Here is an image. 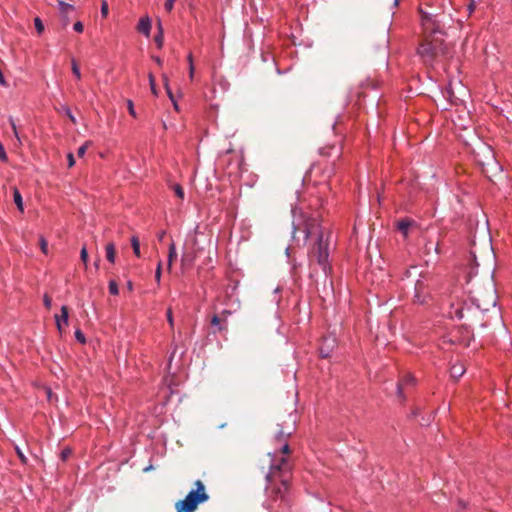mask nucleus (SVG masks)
<instances>
[{"instance_id": "1", "label": "nucleus", "mask_w": 512, "mask_h": 512, "mask_svg": "<svg viewBox=\"0 0 512 512\" xmlns=\"http://www.w3.org/2000/svg\"><path fill=\"white\" fill-rule=\"evenodd\" d=\"M466 292L469 294L468 301L452 302L447 311L451 319L465 320L463 325L465 338L469 339L472 335L471 325L479 322L483 313L495 307L497 304L496 291L491 282L487 287L481 288L477 281H474L471 273L466 283Z\"/></svg>"}, {"instance_id": "49", "label": "nucleus", "mask_w": 512, "mask_h": 512, "mask_svg": "<svg viewBox=\"0 0 512 512\" xmlns=\"http://www.w3.org/2000/svg\"><path fill=\"white\" fill-rule=\"evenodd\" d=\"M231 314H232V311L224 309V310H222L220 317L227 319Z\"/></svg>"}, {"instance_id": "48", "label": "nucleus", "mask_w": 512, "mask_h": 512, "mask_svg": "<svg viewBox=\"0 0 512 512\" xmlns=\"http://www.w3.org/2000/svg\"><path fill=\"white\" fill-rule=\"evenodd\" d=\"M467 9L469 11V14H471L475 9V0H470Z\"/></svg>"}, {"instance_id": "29", "label": "nucleus", "mask_w": 512, "mask_h": 512, "mask_svg": "<svg viewBox=\"0 0 512 512\" xmlns=\"http://www.w3.org/2000/svg\"><path fill=\"white\" fill-rule=\"evenodd\" d=\"M172 188L178 198L184 199V195H185L184 189L182 188V186L180 184H174Z\"/></svg>"}, {"instance_id": "8", "label": "nucleus", "mask_w": 512, "mask_h": 512, "mask_svg": "<svg viewBox=\"0 0 512 512\" xmlns=\"http://www.w3.org/2000/svg\"><path fill=\"white\" fill-rule=\"evenodd\" d=\"M337 347V338L335 335H328L323 337L320 346H319V354L322 358H328L331 356V353Z\"/></svg>"}, {"instance_id": "55", "label": "nucleus", "mask_w": 512, "mask_h": 512, "mask_svg": "<svg viewBox=\"0 0 512 512\" xmlns=\"http://www.w3.org/2000/svg\"><path fill=\"white\" fill-rule=\"evenodd\" d=\"M430 19H431V16L428 13H423V16H422L423 21H428Z\"/></svg>"}, {"instance_id": "47", "label": "nucleus", "mask_w": 512, "mask_h": 512, "mask_svg": "<svg viewBox=\"0 0 512 512\" xmlns=\"http://www.w3.org/2000/svg\"><path fill=\"white\" fill-rule=\"evenodd\" d=\"M67 159H68V165L69 167H72L74 164H75V160H74V156L72 153H69L67 155Z\"/></svg>"}, {"instance_id": "25", "label": "nucleus", "mask_w": 512, "mask_h": 512, "mask_svg": "<svg viewBox=\"0 0 512 512\" xmlns=\"http://www.w3.org/2000/svg\"><path fill=\"white\" fill-rule=\"evenodd\" d=\"M164 85H165V89H166V92H167L168 97H169V98H170V100L173 102L174 108H175L176 110H178V105H177V103H176V101H175V99H174L173 93H172V91H171V88L169 87L168 80H167V78H166V77L164 78Z\"/></svg>"}, {"instance_id": "5", "label": "nucleus", "mask_w": 512, "mask_h": 512, "mask_svg": "<svg viewBox=\"0 0 512 512\" xmlns=\"http://www.w3.org/2000/svg\"><path fill=\"white\" fill-rule=\"evenodd\" d=\"M195 487L183 500L176 503V512H193L199 504L209 499V495L206 493L205 486L201 480L195 482Z\"/></svg>"}, {"instance_id": "15", "label": "nucleus", "mask_w": 512, "mask_h": 512, "mask_svg": "<svg viewBox=\"0 0 512 512\" xmlns=\"http://www.w3.org/2000/svg\"><path fill=\"white\" fill-rule=\"evenodd\" d=\"M412 223L413 222L409 219H402L398 221L397 228L406 237L408 235V231Z\"/></svg>"}, {"instance_id": "3", "label": "nucleus", "mask_w": 512, "mask_h": 512, "mask_svg": "<svg viewBox=\"0 0 512 512\" xmlns=\"http://www.w3.org/2000/svg\"><path fill=\"white\" fill-rule=\"evenodd\" d=\"M292 213L294 218L292 222L293 234L297 231H301L304 235V240L315 238V243L309 249L308 253V264L310 270L309 278L317 281V267H319L324 275V283H326L332 271V267L329 262V239L331 233L329 231H324L317 218L308 217L302 222L297 223L295 220L296 210L292 209Z\"/></svg>"}, {"instance_id": "20", "label": "nucleus", "mask_w": 512, "mask_h": 512, "mask_svg": "<svg viewBox=\"0 0 512 512\" xmlns=\"http://www.w3.org/2000/svg\"><path fill=\"white\" fill-rule=\"evenodd\" d=\"M442 95L444 98L448 100L449 103L454 104L456 103L457 98L454 96V93L451 89V86H447L443 91Z\"/></svg>"}, {"instance_id": "16", "label": "nucleus", "mask_w": 512, "mask_h": 512, "mask_svg": "<svg viewBox=\"0 0 512 512\" xmlns=\"http://www.w3.org/2000/svg\"><path fill=\"white\" fill-rule=\"evenodd\" d=\"M465 373V368L462 364H454L450 368V374L453 378L458 379Z\"/></svg>"}, {"instance_id": "12", "label": "nucleus", "mask_w": 512, "mask_h": 512, "mask_svg": "<svg viewBox=\"0 0 512 512\" xmlns=\"http://www.w3.org/2000/svg\"><path fill=\"white\" fill-rule=\"evenodd\" d=\"M288 419L289 423L283 422L280 424L282 425V432L287 438H289L295 431L296 417L293 414H289Z\"/></svg>"}, {"instance_id": "60", "label": "nucleus", "mask_w": 512, "mask_h": 512, "mask_svg": "<svg viewBox=\"0 0 512 512\" xmlns=\"http://www.w3.org/2000/svg\"><path fill=\"white\" fill-rule=\"evenodd\" d=\"M333 173V168H331L329 171H328V177H330Z\"/></svg>"}, {"instance_id": "36", "label": "nucleus", "mask_w": 512, "mask_h": 512, "mask_svg": "<svg viewBox=\"0 0 512 512\" xmlns=\"http://www.w3.org/2000/svg\"><path fill=\"white\" fill-rule=\"evenodd\" d=\"M15 450H16V453L20 459V461L23 463V464H26L27 463V457L24 455V453L21 451V449L16 446L15 447Z\"/></svg>"}, {"instance_id": "41", "label": "nucleus", "mask_w": 512, "mask_h": 512, "mask_svg": "<svg viewBox=\"0 0 512 512\" xmlns=\"http://www.w3.org/2000/svg\"><path fill=\"white\" fill-rule=\"evenodd\" d=\"M87 147H88V143L86 142L85 144H83L82 146H80L77 150V154L79 157H82L85 155V152L87 150Z\"/></svg>"}, {"instance_id": "13", "label": "nucleus", "mask_w": 512, "mask_h": 512, "mask_svg": "<svg viewBox=\"0 0 512 512\" xmlns=\"http://www.w3.org/2000/svg\"><path fill=\"white\" fill-rule=\"evenodd\" d=\"M68 319H69L68 308H67V306L63 305L61 307V316H57V315L55 316L56 325H57V329L59 330V332H62L63 325H65V326L68 325Z\"/></svg>"}, {"instance_id": "22", "label": "nucleus", "mask_w": 512, "mask_h": 512, "mask_svg": "<svg viewBox=\"0 0 512 512\" xmlns=\"http://www.w3.org/2000/svg\"><path fill=\"white\" fill-rule=\"evenodd\" d=\"M131 245H132L133 252H134L135 256L140 257L141 253H140V243H139L138 237L133 236L131 238Z\"/></svg>"}, {"instance_id": "51", "label": "nucleus", "mask_w": 512, "mask_h": 512, "mask_svg": "<svg viewBox=\"0 0 512 512\" xmlns=\"http://www.w3.org/2000/svg\"><path fill=\"white\" fill-rule=\"evenodd\" d=\"M166 235V231H161L158 233L157 238L159 241H163Z\"/></svg>"}, {"instance_id": "23", "label": "nucleus", "mask_w": 512, "mask_h": 512, "mask_svg": "<svg viewBox=\"0 0 512 512\" xmlns=\"http://www.w3.org/2000/svg\"><path fill=\"white\" fill-rule=\"evenodd\" d=\"M58 7H59V10L61 11V13H63V14H66L69 11H73L74 10V6L73 5L68 4V3L64 2V1H59L58 2Z\"/></svg>"}, {"instance_id": "42", "label": "nucleus", "mask_w": 512, "mask_h": 512, "mask_svg": "<svg viewBox=\"0 0 512 512\" xmlns=\"http://www.w3.org/2000/svg\"><path fill=\"white\" fill-rule=\"evenodd\" d=\"M161 267H162L161 262H158L157 268L155 271V279L158 283L160 282V279H161Z\"/></svg>"}, {"instance_id": "10", "label": "nucleus", "mask_w": 512, "mask_h": 512, "mask_svg": "<svg viewBox=\"0 0 512 512\" xmlns=\"http://www.w3.org/2000/svg\"><path fill=\"white\" fill-rule=\"evenodd\" d=\"M331 190L330 184L328 182H323L320 184L317 195H315V198L317 200V204L319 206H323L326 202L325 195L327 192Z\"/></svg>"}, {"instance_id": "59", "label": "nucleus", "mask_w": 512, "mask_h": 512, "mask_svg": "<svg viewBox=\"0 0 512 512\" xmlns=\"http://www.w3.org/2000/svg\"><path fill=\"white\" fill-rule=\"evenodd\" d=\"M127 286L129 290H132V283L130 281L128 282Z\"/></svg>"}, {"instance_id": "38", "label": "nucleus", "mask_w": 512, "mask_h": 512, "mask_svg": "<svg viewBox=\"0 0 512 512\" xmlns=\"http://www.w3.org/2000/svg\"><path fill=\"white\" fill-rule=\"evenodd\" d=\"M175 1L176 0H166L164 8L167 12H171L173 10Z\"/></svg>"}, {"instance_id": "54", "label": "nucleus", "mask_w": 512, "mask_h": 512, "mask_svg": "<svg viewBox=\"0 0 512 512\" xmlns=\"http://www.w3.org/2000/svg\"><path fill=\"white\" fill-rule=\"evenodd\" d=\"M327 150H328V148H321L320 149V154L321 155L330 156L331 154Z\"/></svg>"}, {"instance_id": "46", "label": "nucleus", "mask_w": 512, "mask_h": 512, "mask_svg": "<svg viewBox=\"0 0 512 512\" xmlns=\"http://www.w3.org/2000/svg\"><path fill=\"white\" fill-rule=\"evenodd\" d=\"M167 320H168L170 326L172 327L174 321H173L172 311L170 308L167 310Z\"/></svg>"}, {"instance_id": "57", "label": "nucleus", "mask_w": 512, "mask_h": 512, "mask_svg": "<svg viewBox=\"0 0 512 512\" xmlns=\"http://www.w3.org/2000/svg\"><path fill=\"white\" fill-rule=\"evenodd\" d=\"M329 150H336V153L339 154V149L335 146H332L331 148H329Z\"/></svg>"}, {"instance_id": "28", "label": "nucleus", "mask_w": 512, "mask_h": 512, "mask_svg": "<svg viewBox=\"0 0 512 512\" xmlns=\"http://www.w3.org/2000/svg\"><path fill=\"white\" fill-rule=\"evenodd\" d=\"M108 288H109L110 294H112V295H118L119 294L118 284H117V282L115 280H110L109 281Z\"/></svg>"}, {"instance_id": "4", "label": "nucleus", "mask_w": 512, "mask_h": 512, "mask_svg": "<svg viewBox=\"0 0 512 512\" xmlns=\"http://www.w3.org/2000/svg\"><path fill=\"white\" fill-rule=\"evenodd\" d=\"M279 452L283 454L290 453V446L288 442L280 443ZM278 451L268 453L269 457V471L265 476L266 481L272 485L274 482H279L280 486L275 488V493L281 500L285 499V494L289 487V478L291 475V467L285 457L277 459Z\"/></svg>"}, {"instance_id": "43", "label": "nucleus", "mask_w": 512, "mask_h": 512, "mask_svg": "<svg viewBox=\"0 0 512 512\" xmlns=\"http://www.w3.org/2000/svg\"><path fill=\"white\" fill-rule=\"evenodd\" d=\"M43 302H44V305H45V307L47 309L51 308V306H52V299L50 298V296L45 294L44 297H43Z\"/></svg>"}, {"instance_id": "11", "label": "nucleus", "mask_w": 512, "mask_h": 512, "mask_svg": "<svg viewBox=\"0 0 512 512\" xmlns=\"http://www.w3.org/2000/svg\"><path fill=\"white\" fill-rule=\"evenodd\" d=\"M416 382V379L414 378L413 375L411 374H407L405 375L400 381L399 383L397 384V394L399 397L401 398H404L402 392H403V388L408 386V385H414Z\"/></svg>"}, {"instance_id": "26", "label": "nucleus", "mask_w": 512, "mask_h": 512, "mask_svg": "<svg viewBox=\"0 0 512 512\" xmlns=\"http://www.w3.org/2000/svg\"><path fill=\"white\" fill-rule=\"evenodd\" d=\"M278 430L275 433V440L279 443L287 442L288 438L285 436V434L282 432V425H278Z\"/></svg>"}, {"instance_id": "58", "label": "nucleus", "mask_w": 512, "mask_h": 512, "mask_svg": "<svg viewBox=\"0 0 512 512\" xmlns=\"http://www.w3.org/2000/svg\"><path fill=\"white\" fill-rule=\"evenodd\" d=\"M459 506H461L462 508H465V503L463 501H459Z\"/></svg>"}, {"instance_id": "53", "label": "nucleus", "mask_w": 512, "mask_h": 512, "mask_svg": "<svg viewBox=\"0 0 512 512\" xmlns=\"http://www.w3.org/2000/svg\"><path fill=\"white\" fill-rule=\"evenodd\" d=\"M187 61H188L189 66H190V65H194L193 56H192V54H191V53H189V54L187 55Z\"/></svg>"}, {"instance_id": "18", "label": "nucleus", "mask_w": 512, "mask_h": 512, "mask_svg": "<svg viewBox=\"0 0 512 512\" xmlns=\"http://www.w3.org/2000/svg\"><path fill=\"white\" fill-rule=\"evenodd\" d=\"M177 257L176 246L174 242H171L168 250V269H171L174 259Z\"/></svg>"}, {"instance_id": "9", "label": "nucleus", "mask_w": 512, "mask_h": 512, "mask_svg": "<svg viewBox=\"0 0 512 512\" xmlns=\"http://www.w3.org/2000/svg\"><path fill=\"white\" fill-rule=\"evenodd\" d=\"M211 325L213 327V333H221L228 330V324L226 318H221L219 315L214 314L211 318Z\"/></svg>"}, {"instance_id": "52", "label": "nucleus", "mask_w": 512, "mask_h": 512, "mask_svg": "<svg viewBox=\"0 0 512 512\" xmlns=\"http://www.w3.org/2000/svg\"><path fill=\"white\" fill-rule=\"evenodd\" d=\"M416 271H417V267H412L411 269L407 270L406 276L410 277L413 274V272H416Z\"/></svg>"}, {"instance_id": "35", "label": "nucleus", "mask_w": 512, "mask_h": 512, "mask_svg": "<svg viewBox=\"0 0 512 512\" xmlns=\"http://www.w3.org/2000/svg\"><path fill=\"white\" fill-rule=\"evenodd\" d=\"M149 84H150V88H151L152 93L154 95H157L155 78H154V76L151 73L149 74Z\"/></svg>"}, {"instance_id": "14", "label": "nucleus", "mask_w": 512, "mask_h": 512, "mask_svg": "<svg viewBox=\"0 0 512 512\" xmlns=\"http://www.w3.org/2000/svg\"><path fill=\"white\" fill-rule=\"evenodd\" d=\"M137 30L144 34L146 37H149L151 31V20L148 16L142 17L139 20Z\"/></svg>"}, {"instance_id": "17", "label": "nucleus", "mask_w": 512, "mask_h": 512, "mask_svg": "<svg viewBox=\"0 0 512 512\" xmlns=\"http://www.w3.org/2000/svg\"><path fill=\"white\" fill-rule=\"evenodd\" d=\"M13 200H14V203L16 204L17 208L21 212H23L24 211V206H23L22 195H21L20 191L16 187L13 188Z\"/></svg>"}, {"instance_id": "27", "label": "nucleus", "mask_w": 512, "mask_h": 512, "mask_svg": "<svg viewBox=\"0 0 512 512\" xmlns=\"http://www.w3.org/2000/svg\"><path fill=\"white\" fill-rule=\"evenodd\" d=\"M71 69H72V73L73 75L78 79L80 80L81 79V72H80V69H79V66L76 62L75 59H72L71 60Z\"/></svg>"}, {"instance_id": "39", "label": "nucleus", "mask_w": 512, "mask_h": 512, "mask_svg": "<svg viewBox=\"0 0 512 512\" xmlns=\"http://www.w3.org/2000/svg\"><path fill=\"white\" fill-rule=\"evenodd\" d=\"M127 106H128L129 114L133 117H136V112H135L134 104H133L132 100L127 101Z\"/></svg>"}, {"instance_id": "33", "label": "nucleus", "mask_w": 512, "mask_h": 512, "mask_svg": "<svg viewBox=\"0 0 512 512\" xmlns=\"http://www.w3.org/2000/svg\"><path fill=\"white\" fill-rule=\"evenodd\" d=\"M39 244H40L41 251L44 254H47L48 253V243L43 236L40 237Z\"/></svg>"}, {"instance_id": "30", "label": "nucleus", "mask_w": 512, "mask_h": 512, "mask_svg": "<svg viewBox=\"0 0 512 512\" xmlns=\"http://www.w3.org/2000/svg\"><path fill=\"white\" fill-rule=\"evenodd\" d=\"M61 111L73 122V123H76V119L71 111V109L66 106V105H63L61 107Z\"/></svg>"}, {"instance_id": "21", "label": "nucleus", "mask_w": 512, "mask_h": 512, "mask_svg": "<svg viewBox=\"0 0 512 512\" xmlns=\"http://www.w3.org/2000/svg\"><path fill=\"white\" fill-rule=\"evenodd\" d=\"M163 39H164L163 28H162L161 23L159 22L158 23V33L154 37L155 43L159 49L162 48V46H163Z\"/></svg>"}, {"instance_id": "34", "label": "nucleus", "mask_w": 512, "mask_h": 512, "mask_svg": "<svg viewBox=\"0 0 512 512\" xmlns=\"http://www.w3.org/2000/svg\"><path fill=\"white\" fill-rule=\"evenodd\" d=\"M109 13V7L106 0H103L101 3V15L102 17L106 18Z\"/></svg>"}, {"instance_id": "62", "label": "nucleus", "mask_w": 512, "mask_h": 512, "mask_svg": "<svg viewBox=\"0 0 512 512\" xmlns=\"http://www.w3.org/2000/svg\"><path fill=\"white\" fill-rule=\"evenodd\" d=\"M174 354H175V350H174V351H172V354H171V356H170V360L172 359V357L174 356Z\"/></svg>"}, {"instance_id": "7", "label": "nucleus", "mask_w": 512, "mask_h": 512, "mask_svg": "<svg viewBox=\"0 0 512 512\" xmlns=\"http://www.w3.org/2000/svg\"><path fill=\"white\" fill-rule=\"evenodd\" d=\"M427 277L420 275V278L416 280L414 284V302L418 304H424L430 297V291L427 285Z\"/></svg>"}, {"instance_id": "31", "label": "nucleus", "mask_w": 512, "mask_h": 512, "mask_svg": "<svg viewBox=\"0 0 512 512\" xmlns=\"http://www.w3.org/2000/svg\"><path fill=\"white\" fill-rule=\"evenodd\" d=\"M34 26L38 34H41L44 31V24L39 17L34 19Z\"/></svg>"}, {"instance_id": "32", "label": "nucleus", "mask_w": 512, "mask_h": 512, "mask_svg": "<svg viewBox=\"0 0 512 512\" xmlns=\"http://www.w3.org/2000/svg\"><path fill=\"white\" fill-rule=\"evenodd\" d=\"M74 336L79 343H81V344L86 343L85 335L80 329H76Z\"/></svg>"}, {"instance_id": "37", "label": "nucleus", "mask_w": 512, "mask_h": 512, "mask_svg": "<svg viewBox=\"0 0 512 512\" xmlns=\"http://www.w3.org/2000/svg\"><path fill=\"white\" fill-rule=\"evenodd\" d=\"M80 258L84 262V264L86 265L87 264V260H88V252H87V249H86L85 246L82 247V249H81Z\"/></svg>"}, {"instance_id": "19", "label": "nucleus", "mask_w": 512, "mask_h": 512, "mask_svg": "<svg viewBox=\"0 0 512 512\" xmlns=\"http://www.w3.org/2000/svg\"><path fill=\"white\" fill-rule=\"evenodd\" d=\"M115 246L113 243H108L106 245V258L110 263L115 262Z\"/></svg>"}, {"instance_id": "44", "label": "nucleus", "mask_w": 512, "mask_h": 512, "mask_svg": "<svg viewBox=\"0 0 512 512\" xmlns=\"http://www.w3.org/2000/svg\"><path fill=\"white\" fill-rule=\"evenodd\" d=\"M73 29L78 32V33H81L83 32L84 30V25L81 21H77L74 26H73Z\"/></svg>"}, {"instance_id": "56", "label": "nucleus", "mask_w": 512, "mask_h": 512, "mask_svg": "<svg viewBox=\"0 0 512 512\" xmlns=\"http://www.w3.org/2000/svg\"><path fill=\"white\" fill-rule=\"evenodd\" d=\"M153 60H154V61H155L159 66H161V65H162V63H163L162 59H161V58H159V57H155V56H154V57H153Z\"/></svg>"}, {"instance_id": "61", "label": "nucleus", "mask_w": 512, "mask_h": 512, "mask_svg": "<svg viewBox=\"0 0 512 512\" xmlns=\"http://www.w3.org/2000/svg\"><path fill=\"white\" fill-rule=\"evenodd\" d=\"M398 2H399V0H394V5L397 6Z\"/></svg>"}, {"instance_id": "45", "label": "nucleus", "mask_w": 512, "mask_h": 512, "mask_svg": "<svg viewBox=\"0 0 512 512\" xmlns=\"http://www.w3.org/2000/svg\"><path fill=\"white\" fill-rule=\"evenodd\" d=\"M70 454H71V450L70 449L62 450V452H61L62 460H66L69 457Z\"/></svg>"}, {"instance_id": "50", "label": "nucleus", "mask_w": 512, "mask_h": 512, "mask_svg": "<svg viewBox=\"0 0 512 512\" xmlns=\"http://www.w3.org/2000/svg\"><path fill=\"white\" fill-rule=\"evenodd\" d=\"M194 73H195V67H194V65H190L189 66V78H190V80H193Z\"/></svg>"}, {"instance_id": "24", "label": "nucleus", "mask_w": 512, "mask_h": 512, "mask_svg": "<svg viewBox=\"0 0 512 512\" xmlns=\"http://www.w3.org/2000/svg\"><path fill=\"white\" fill-rule=\"evenodd\" d=\"M9 123L11 125V128L13 130V134H14L18 144L21 145L22 144V140H21V137H20V135L18 133L17 126H16V123H15L13 117H9Z\"/></svg>"}, {"instance_id": "40", "label": "nucleus", "mask_w": 512, "mask_h": 512, "mask_svg": "<svg viewBox=\"0 0 512 512\" xmlns=\"http://www.w3.org/2000/svg\"><path fill=\"white\" fill-rule=\"evenodd\" d=\"M7 154H6V151L4 149V146L2 144V142L0 141V160L6 162L7 161Z\"/></svg>"}, {"instance_id": "2", "label": "nucleus", "mask_w": 512, "mask_h": 512, "mask_svg": "<svg viewBox=\"0 0 512 512\" xmlns=\"http://www.w3.org/2000/svg\"><path fill=\"white\" fill-rule=\"evenodd\" d=\"M466 292L469 294L468 301L452 302L447 311L451 319L465 320L463 325L465 338L469 339L472 335L471 325L479 322L483 313L495 307L497 304L496 291L491 282L487 287L481 288L477 281H474L471 273L466 283Z\"/></svg>"}, {"instance_id": "6", "label": "nucleus", "mask_w": 512, "mask_h": 512, "mask_svg": "<svg viewBox=\"0 0 512 512\" xmlns=\"http://www.w3.org/2000/svg\"><path fill=\"white\" fill-rule=\"evenodd\" d=\"M441 52V44L433 41H424L417 49V54L426 64H431Z\"/></svg>"}]
</instances>
